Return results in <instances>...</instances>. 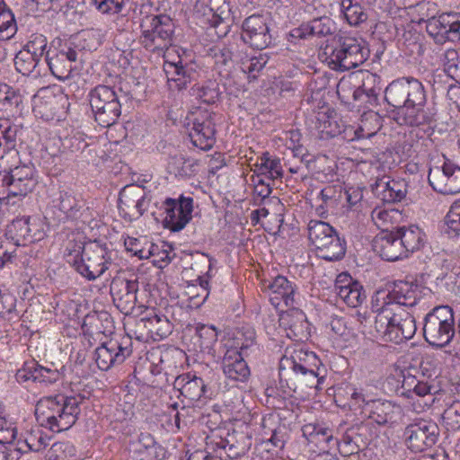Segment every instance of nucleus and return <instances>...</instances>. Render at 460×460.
Instances as JSON below:
<instances>
[{
    "label": "nucleus",
    "instance_id": "8",
    "mask_svg": "<svg viewBox=\"0 0 460 460\" xmlns=\"http://www.w3.org/2000/svg\"><path fill=\"white\" fill-rule=\"evenodd\" d=\"M369 53L367 43L362 39L338 35L334 38L330 58L339 69L348 71L362 65L368 58Z\"/></svg>",
    "mask_w": 460,
    "mask_h": 460
},
{
    "label": "nucleus",
    "instance_id": "32",
    "mask_svg": "<svg viewBox=\"0 0 460 460\" xmlns=\"http://www.w3.org/2000/svg\"><path fill=\"white\" fill-rule=\"evenodd\" d=\"M388 302L385 305L397 308L409 306L411 307L417 304L419 299V288L412 283L398 280L394 284V288L387 295Z\"/></svg>",
    "mask_w": 460,
    "mask_h": 460
},
{
    "label": "nucleus",
    "instance_id": "20",
    "mask_svg": "<svg viewBox=\"0 0 460 460\" xmlns=\"http://www.w3.org/2000/svg\"><path fill=\"white\" fill-rule=\"evenodd\" d=\"M164 208L165 217L164 227L172 232L181 231L191 219L193 210V199L181 196L179 199L168 198L164 200Z\"/></svg>",
    "mask_w": 460,
    "mask_h": 460
},
{
    "label": "nucleus",
    "instance_id": "24",
    "mask_svg": "<svg viewBox=\"0 0 460 460\" xmlns=\"http://www.w3.org/2000/svg\"><path fill=\"white\" fill-rule=\"evenodd\" d=\"M78 52L65 45L59 50L48 51L45 63L51 74L58 80L65 81L69 78L74 69L73 64L77 60Z\"/></svg>",
    "mask_w": 460,
    "mask_h": 460
},
{
    "label": "nucleus",
    "instance_id": "48",
    "mask_svg": "<svg viewBox=\"0 0 460 460\" xmlns=\"http://www.w3.org/2000/svg\"><path fill=\"white\" fill-rule=\"evenodd\" d=\"M444 222V232L450 238L460 236V200H456L451 205Z\"/></svg>",
    "mask_w": 460,
    "mask_h": 460
},
{
    "label": "nucleus",
    "instance_id": "41",
    "mask_svg": "<svg viewBox=\"0 0 460 460\" xmlns=\"http://www.w3.org/2000/svg\"><path fill=\"white\" fill-rule=\"evenodd\" d=\"M56 207L62 211L66 217L76 219L81 216V209L84 207L82 199H77L75 196L68 191H60L59 197L56 200Z\"/></svg>",
    "mask_w": 460,
    "mask_h": 460
},
{
    "label": "nucleus",
    "instance_id": "54",
    "mask_svg": "<svg viewBox=\"0 0 460 460\" xmlns=\"http://www.w3.org/2000/svg\"><path fill=\"white\" fill-rule=\"evenodd\" d=\"M27 51L31 52L34 57L41 60V58L47 56L48 51H52L50 48L48 49V40L42 34H32L29 41L23 47Z\"/></svg>",
    "mask_w": 460,
    "mask_h": 460
},
{
    "label": "nucleus",
    "instance_id": "42",
    "mask_svg": "<svg viewBox=\"0 0 460 460\" xmlns=\"http://www.w3.org/2000/svg\"><path fill=\"white\" fill-rule=\"evenodd\" d=\"M209 56L213 58L218 73L224 76H228L234 63L231 49L226 46H215L209 49Z\"/></svg>",
    "mask_w": 460,
    "mask_h": 460
},
{
    "label": "nucleus",
    "instance_id": "57",
    "mask_svg": "<svg viewBox=\"0 0 460 460\" xmlns=\"http://www.w3.org/2000/svg\"><path fill=\"white\" fill-rule=\"evenodd\" d=\"M443 420L447 427L452 430L460 429V402H454L447 409L445 410L442 415Z\"/></svg>",
    "mask_w": 460,
    "mask_h": 460
},
{
    "label": "nucleus",
    "instance_id": "31",
    "mask_svg": "<svg viewBox=\"0 0 460 460\" xmlns=\"http://www.w3.org/2000/svg\"><path fill=\"white\" fill-rule=\"evenodd\" d=\"M337 295L350 307L359 306L366 299L362 285L346 274H340L335 282Z\"/></svg>",
    "mask_w": 460,
    "mask_h": 460
},
{
    "label": "nucleus",
    "instance_id": "29",
    "mask_svg": "<svg viewBox=\"0 0 460 460\" xmlns=\"http://www.w3.org/2000/svg\"><path fill=\"white\" fill-rule=\"evenodd\" d=\"M280 326L287 331V336L292 340L304 341L309 336V323L305 314L297 308H291L281 314Z\"/></svg>",
    "mask_w": 460,
    "mask_h": 460
},
{
    "label": "nucleus",
    "instance_id": "18",
    "mask_svg": "<svg viewBox=\"0 0 460 460\" xmlns=\"http://www.w3.org/2000/svg\"><path fill=\"white\" fill-rule=\"evenodd\" d=\"M164 71L170 88L178 91L198 82L201 76L200 69L195 62H183L180 57L177 61L165 60Z\"/></svg>",
    "mask_w": 460,
    "mask_h": 460
},
{
    "label": "nucleus",
    "instance_id": "52",
    "mask_svg": "<svg viewBox=\"0 0 460 460\" xmlns=\"http://www.w3.org/2000/svg\"><path fill=\"white\" fill-rule=\"evenodd\" d=\"M312 33L315 37H326L335 33L336 23L329 16H321L310 21Z\"/></svg>",
    "mask_w": 460,
    "mask_h": 460
},
{
    "label": "nucleus",
    "instance_id": "19",
    "mask_svg": "<svg viewBox=\"0 0 460 460\" xmlns=\"http://www.w3.org/2000/svg\"><path fill=\"white\" fill-rule=\"evenodd\" d=\"M216 115L203 111L199 112L192 119V127L189 133L193 146L207 151L216 143Z\"/></svg>",
    "mask_w": 460,
    "mask_h": 460
},
{
    "label": "nucleus",
    "instance_id": "43",
    "mask_svg": "<svg viewBox=\"0 0 460 460\" xmlns=\"http://www.w3.org/2000/svg\"><path fill=\"white\" fill-rule=\"evenodd\" d=\"M14 66L16 70L23 75L33 74L34 76H38L40 75V70L38 69L40 66V59L34 57V55L25 49H22L16 54Z\"/></svg>",
    "mask_w": 460,
    "mask_h": 460
},
{
    "label": "nucleus",
    "instance_id": "59",
    "mask_svg": "<svg viewBox=\"0 0 460 460\" xmlns=\"http://www.w3.org/2000/svg\"><path fill=\"white\" fill-rule=\"evenodd\" d=\"M187 162L189 160L181 154L171 155L167 165L168 172L175 176L188 175L189 171L185 167Z\"/></svg>",
    "mask_w": 460,
    "mask_h": 460
},
{
    "label": "nucleus",
    "instance_id": "36",
    "mask_svg": "<svg viewBox=\"0 0 460 460\" xmlns=\"http://www.w3.org/2000/svg\"><path fill=\"white\" fill-rule=\"evenodd\" d=\"M138 324L143 325L144 329L154 340H163L172 332V324L165 315H158L152 313L139 320Z\"/></svg>",
    "mask_w": 460,
    "mask_h": 460
},
{
    "label": "nucleus",
    "instance_id": "4",
    "mask_svg": "<svg viewBox=\"0 0 460 460\" xmlns=\"http://www.w3.org/2000/svg\"><path fill=\"white\" fill-rule=\"evenodd\" d=\"M374 327L385 341L395 344L411 340L417 331L411 314L400 306L394 308L390 305H384L377 311Z\"/></svg>",
    "mask_w": 460,
    "mask_h": 460
},
{
    "label": "nucleus",
    "instance_id": "44",
    "mask_svg": "<svg viewBox=\"0 0 460 460\" xmlns=\"http://www.w3.org/2000/svg\"><path fill=\"white\" fill-rule=\"evenodd\" d=\"M191 91L192 95L208 104H213L217 102L221 94L219 84L215 80H208L202 85L195 84L191 87Z\"/></svg>",
    "mask_w": 460,
    "mask_h": 460
},
{
    "label": "nucleus",
    "instance_id": "45",
    "mask_svg": "<svg viewBox=\"0 0 460 460\" xmlns=\"http://www.w3.org/2000/svg\"><path fill=\"white\" fill-rule=\"evenodd\" d=\"M195 334L199 350L209 353L217 341V329L214 326L199 323L195 328Z\"/></svg>",
    "mask_w": 460,
    "mask_h": 460
},
{
    "label": "nucleus",
    "instance_id": "25",
    "mask_svg": "<svg viewBox=\"0 0 460 460\" xmlns=\"http://www.w3.org/2000/svg\"><path fill=\"white\" fill-rule=\"evenodd\" d=\"M194 11L207 19L214 27L222 26L224 35L228 31L230 25L226 23L230 19V8L226 0H197Z\"/></svg>",
    "mask_w": 460,
    "mask_h": 460
},
{
    "label": "nucleus",
    "instance_id": "64",
    "mask_svg": "<svg viewBox=\"0 0 460 460\" xmlns=\"http://www.w3.org/2000/svg\"><path fill=\"white\" fill-rule=\"evenodd\" d=\"M96 8L102 13H118L123 6V0H93Z\"/></svg>",
    "mask_w": 460,
    "mask_h": 460
},
{
    "label": "nucleus",
    "instance_id": "1",
    "mask_svg": "<svg viewBox=\"0 0 460 460\" xmlns=\"http://www.w3.org/2000/svg\"><path fill=\"white\" fill-rule=\"evenodd\" d=\"M386 102L398 111L402 123L411 127L430 125L435 112L426 107V93L422 84L415 78H400L390 83L385 91Z\"/></svg>",
    "mask_w": 460,
    "mask_h": 460
},
{
    "label": "nucleus",
    "instance_id": "60",
    "mask_svg": "<svg viewBox=\"0 0 460 460\" xmlns=\"http://www.w3.org/2000/svg\"><path fill=\"white\" fill-rule=\"evenodd\" d=\"M15 30L16 24L14 15L4 2V8L0 9V31H6L7 34H13ZM7 37H9V35H7Z\"/></svg>",
    "mask_w": 460,
    "mask_h": 460
},
{
    "label": "nucleus",
    "instance_id": "12",
    "mask_svg": "<svg viewBox=\"0 0 460 460\" xmlns=\"http://www.w3.org/2000/svg\"><path fill=\"white\" fill-rule=\"evenodd\" d=\"M0 184L3 194L0 203L10 197H24L31 192L36 185L33 178V168L29 165L16 166L9 172H0Z\"/></svg>",
    "mask_w": 460,
    "mask_h": 460
},
{
    "label": "nucleus",
    "instance_id": "3",
    "mask_svg": "<svg viewBox=\"0 0 460 460\" xmlns=\"http://www.w3.org/2000/svg\"><path fill=\"white\" fill-rule=\"evenodd\" d=\"M81 395L58 394L41 398L36 404L35 416L38 423L53 432L70 429L80 414Z\"/></svg>",
    "mask_w": 460,
    "mask_h": 460
},
{
    "label": "nucleus",
    "instance_id": "46",
    "mask_svg": "<svg viewBox=\"0 0 460 460\" xmlns=\"http://www.w3.org/2000/svg\"><path fill=\"white\" fill-rule=\"evenodd\" d=\"M341 8L346 21L351 26H358L367 20V13L363 7L358 3L353 4L352 0H341Z\"/></svg>",
    "mask_w": 460,
    "mask_h": 460
},
{
    "label": "nucleus",
    "instance_id": "22",
    "mask_svg": "<svg viewBox=\"0 0 460 460\" xmlns=\"http://www.w3.org/2000/svg\"><path fill=\"white\" fill-rule=\"evenodd\" d=\"M137 290V280H128L124 278H114L110 287L115 306L126 315L133 313Z\"/></svg>",
    "mask_w": 460,
    "mask_h": 460
},
{
    "label": "nucleus",
    "instance_id": "37",
    "mask_svg": "<svg viewBox=\"0 0 460 460\" xmlns=\"http://www.w3.org/2000/svg\"><path fill=\"white\" fill-rule=\"evenodd\" d=\"M111 325L112 321L107 312H93L84 316L82 330L84 334L93 336L111 332Z\"/></svg>",
    "mask_w": 460,
    "mask_h": 460
},
{
    "label": "nucleus",
    "instance_id": "28",
    "mask_svg": "<svg viewBox=\"0 0 460 460\" xmlns=\"http://www.w3.org/2000/svg\"><path fill=\"white\" fill-rule=\"evenodd\" d=\"M129 457L131 460H164L166 450L155 442L149 433H141L137 441L129 446Z\"/></svg>",
    "mask_w": 460,
    "mask_h": 460
},
{
    "label": "nucleus",
    "instance_id": "17",
    "mask_svg": "<svg viewBox=\"0 0 460 460\" xmlns=\"http://www.w3.org/2000/svg\"><path fill=\"white\" fill-rule=\"evenodd\" d=\"M428 180L432 189L438 193H460V167L450 160H446L440 166L429 168Z\"/></svg>",
    "mask_w": 460,
    "mask_h": 460
},
{
    "label": "nucleus",
    "instance_id": "40",
    "mask_svg": "<svg viewBox=\"0 0 460 460\" xmlns=\"http://www.w3.org/2000/svg\"><path fill=\"white\" fill-rule=\"evenodd\" d=\"M7 234L18 246H24L26 243H32L36 240L31 234L29 217H22L13 220L7 227Z\"/></svg>",
    "mask_w": 460,
    "mask_h": 460
},
{
    "label": "nucleus",
    "instance_id": "23",
    "mask_svg": "<svg viewBox=\"0 0 460 460\" xmlns=\"http://www.w3.org/2000/svg\"><path fill=\"white\" fill-rule=\"evenodd\" d=\"M241 39L253 49H263L271 42L269 27L261 15L247 17L242 25Z\"/></svg>",
    "mask_w": 460,
    "mask_h": 460
},
{
    "label": "nucleus",
    "instance_id": "21",
    "mask_svg": "<svg viewBox=\"0 0 460 460\" xmlns=\"http://www.w3.org/2000/svg\"><path fill=\"white\" fill-rule=\"evenodd\" d=\"M148 200L138 186L123 189L119 197L118 208L120 216L127 221L139 218L147 209Z\"/></svg>",
    "mask_w": 460,
    "mask_h": 460
},
{
    "label": "nucleus",
    "instance_id": "5",
    "mask_svg": "<svg viewBox=\"0 0 460 460\" xmlns=\"http://www.w3.org/2000/svg\"><path fill=\"white\" fill-rule=\"evenodd\" d=\"M453 307L438 305L424 317L423 337L434 348L442 349L456 338V315Z\"/></svg>",
    "mask_w": 460,
    "mask_h": 460
},
{
    "label": "nucleus",
    "instance_id": "7",
    "mask_svg": "<svg viewBox=\"0 0 460 460\" xmlns=\"http://www.w3.org/2000/svg\"><path fill=\"white\" fill-rule=\"evenodd\" d=\"M141 45L147 50L160 53L172 44L174 23L167 15H146L141 22Z\"/></svg>",
    "mask_w": 460,
    "mask_h": 460
},
{
    "label": "nucleus",
    "instance_id": "53",
    "mask_svg": "<svg viewBox=\"0 0 460 460\" xmlns=\"http://www.w3.org/2000/svg\"><path fill=\"white\" fill-rule=\"evenodd\" d=\"M302 432L303 436L312 442H314L315 439L317 440L316 442H329L333 438L331 429L315 423H308L304 425L302 428Z\"/></svg>",
    "mask_w": 460,
    "mask_h": 460
},
{
    "label": "nucleus",
    "instance_id": "10",
    "mask_svg": "<svg viewBox=\"0 0 460 460\" xmlns=\"http://www.w3.org/2000/svg\"><path fill=\"white\" fill-rule=\"evenodd\" d=\"M407 420L409 423L404 429L403 438L409 449L422 452L437 443L439 428L435 421L419 417H407Z\"/></svg>",
    "mask_w": 460,
    "mask_h": 460
},
{
    "label": "nucleus",
    "instance_id": "47",
    "mask_svg": "<svg viewBox=\"0 0 460 460\" xmlns=\"http://www.w3.org/2000/svg\"><path fill=\"white\" fill-rule=\"evenodd\" d=\"M50 438L40 428L32 429L26 432L20 447L29 451L40 452L49 445Z\"/></svg>",
    "mask_w": 460,
    "mask_h": 460
},
{
    "label": "nucleus",
    "instance_id": "6",
    "mask_svg": "<svg viewBox=\"0 0 460 460\" xmlns=\"http://www.w3.org/2000/svg\"><path fill=\"white\" fill-rule=\"evenodd\" d=\"M307 229L308 238L318 257L328 261H339L344 257L346 243L331 225L320 220H311Z\"/></svg>",
    "mask_w": 460,
    "mask_h": 460
},
{
    "label": "nucleus",
    "instance_id": "9",
    "mask_svg": "<svg viewBox=\"0 0 460 460\" xmlns=\"http://www.w3.org/2000/svg\"><path fill=\"white\" fill-rule=\"evenodd\" d=\"M95 121L103 128L115 124L121 114V104L113 88L99 84L88 94Z\"/></svg>",
    "mask_w": 460,
    "mask_h": 460
},
{
    "label": "nucleus",
    "instance_id": "33",
    "mask_svg": "<svg viewBox=\"0 0 460 460\" xmlns=\"http://www.w3.org/2000/svg\"><path fill=\"white\" fill-rule=\"evenodd\" d=\"M372 190L384 202L396 203L405 199L407 183L404 181L389 180L384 177L376 180L372 185Z\"/></svg>",
    "mask_w": 460,
    "mask_h": 460
},
{
    "label": "nucleus",
    "instance_id": "56",
    "mask_svg": "<svg viewBox=\"0 0 460 460\" xmlns=\"http://www.w3.org/2000/svg\"><path fill=\"white\" fill-rule=\"evenodd\" d=\"M130 252L134 253V255L137 256L139 259H147L151 256H159L158 261H163L169 263L172 261V257L170 256V252L165 249L160 250L159 247L154 243L150 245V248L146 250L142 248L141 250H134L133 248H129Z\"/></svg>",
    "mask_w": 460,
    "mask_h": 460
},
{
    "label": "nucleus",
    "instance_id": "49",
    "mask_svg": "<svg viewBox=\"0 0 460 460\" xmlns=\"http://www.w3.org/2000/svg\"><path fill=\"white\" fill-rule=\"evenodd\" d=\"M86 244L82 240H69L64 252L66 261L74 269L85 255Z\"/></svg>",
    "mask_w": 460,
    "mask_h": 460
},
{
    "label": "nucleus",
    "instance_id": "2",
    "mask_svg": "<svg viewBox=\"0 0 460 460\" xmlns=\"http://www.w3.org/2000/svg\"><path fill=\"white\" fill-rule=\"evenodd\" d=\"M325 368L313 351L295 349L290 356H284L279 361V376L281 387L289 392L316 388L323 380Z\"/></svg>",
    "mask_w": 460,
    "mask_h": 460
},
{
    "label": "nucleus",
    "instance_id": "14",
    "mask_svg": "<svg viewBox=\"0 0 460 460\" xmlns=\"http://www.w3.org/2000/svg\"><path fill=\"white\" fill-rule=\"evenodd\" d=\"M254 342V333L252 332L240 347L226 345V349L222 359V368L225 376L234 381H245L250 376V369L243 359L244 351Z\"/></svg>",
    "mask_w": 460,
    "mask_h": 460
},
{
    "label": "nucleus",
    "instance_id": "38",
    "mask_svg": "<svg viewBox=\"0 0 460 460\" xmlns=\"http://www.w3.org/2000/svg\"><path fill=\"white\" fill-rule=\"evenodd\" d=\"M396 232L400 238L401 245L404 250L405 257L408 256L409 252L418 251L423 246L424 234L418 226L397 227Z\"/></svg>",
    "mask_w": 460,
    "mask_h": 460
},
{
    "label": "nucleus",
    "instance_id": "39",
    "mask_svg": "<svg viewBox=\"0 0 460 460\" xmlns=\"http://www.w3.org/2000/svg\"><path fill=\"white\" fill-rule=\"evenodd\" d=\"M276 299L279 297L284 301L286 305L293 306L296 304V287L286 277L279 275L267 286Z\"/></svg>",
    "mask_w": 460,
    "mask_h": 460
},
{
    "label": "nucleus",
    "instance_id": "63",
    "mask_svg": "<svg viewBox=\"0 0 460 460\" xmlns=\"http://www.w3.org/2000/svg\"><path fill=\"white\" fill-rule=\"evenodd\" d=\"M38 363L31 361L29 363H25L23 367L17 370L15 374V378L18 383H24L29 380H32L36 382V375Z\"/></svg>",
    "mask_w": 460,
    "mask_h": 460
},
{
    "label": "nucleus",
    "instance_id": "30",
    "mask_svg": "<svg viewBox=\"0 0 460 460\" xmlns=\"http://www.w3.org/2000/svg\"><path fill=\"white\" fill-rule=\"evenodd\" d=\"M363 414L378 425L393 424L400 419L402 408L390 401L374 400L366 404Z\"/></svg>",
    "mask_w": 460,
    "mask_h": 460
},
{
    "label": "nucleus",
    "instance_id": "15",
    "mask_svg": "<svg viewBox=\"0 0 460 460\" xmlns=\"http://www.w3.org/2000/svg\"><path fill=\"white\" fill-rule=\"evenodd\" d=\"M131 354L132 341L129 337H122L120 341L111 339L96 348L95 362L101 370L107 371L122 364Z\"/></svg>",
    "mask_w": 460,
    "mask_h": 460
},
{
    "label": "nucleus",
    "instance_id": "55",
    "mask_svg": "<svg viewBox=\"0 0 460 460\" xmlns=\"http://www.w3.org/2000/svg\"><path fill=\"white\" fill-rule=\"evenodd\" d=\"M16 137L17 129L13 127L9 126L0 130V158L15 149Z\"/></svg>",
    "mask_w": 460,
    "mask_h": 460
},
{
    "label": "nucleus",
    "instance_id": "51",
    "mask_svg": "<svg viewBox=\"0 0 460 460\" xmlns=\"http://www.w3.org/2000/svg\"><path fill=\"white\" fill-rule=\"evenodd\" d=\"M444 60V72L460 84V52L454 49H447Z\"/></svg>",
    "mask_w": 460,
    "mask_h": 460
},
{
    "label": "nucleus",
    "instance_id": "61",
    "mask_svg": "<svg viewBox=\"0 0 460 460\" xmlns=\"http://www.w3.org/2000/svg\"><path fill=\"white\" fill-rule=\"evenodd\" d=\"M36 375V382L44 384H53L59 379L60 374L58 369H51L41 367L38 364Z\"/></svg>",
    "mask_w": 460,
    "mask_h": 460
},
{
    "label": "nucleus",
    "instance_id": "34",
    "mask_svg": "<svg viewBox=\"0 0 460 460\" xmlns=\"http://www.w3.org/2000/svg\"><path fill=\"white\" fill-rule=\"evenodd\" d=\"M173 387L180 391L181 395L190 401H199L202 396H208V387L204 380L190 373L177 376Z\"/></svg>",
    "mask_w": 460,
    "mask_h": 460
},
{
    "label": "nucleus",
    "instance_id": "35",
    "mask_svg": "<svg viewBox=\"0 0 460 460\" xmlns=\"http://www.w3.org/2000/svg\"><path fill=\"white\" fill-rule=\"evenodd\" d=\"M217 448L224 449L230 459H236L243 456L252 447V437L244 432H233L226 438H220L216 442Z\"/></svg>",
    "mask_w": 460,
    "mask_h": 460
},
{
    "label": "nucleus",
    "instance_id": "11",
    "mask_svg": "<svg viewBox=\"0 0 460 460\" xmlns=\"http://www.w3.org/2000/svg\"><path fill=\"white\" fill-rule=\"evenodd\" d=\"M111 254L106 244L98 241L90 242L86 243L85 255L75 270L88 280H94L109 269Z\"/></svg>",
    "mask_w": 460,
    "mask_h": 460
},
{
    "label": "nucleus",
    "instance_id": "58",
    "mask_svg": "<svg viewBox=\"0 0 460 460\" xmlns=\"http://www.w3.org/2000/svg\"><path fill=\"white\" fill-rule=\"evenodd\" d=\"M75 448L68 442L54 443L47 454L48 460H66L67 455H74Z\"/></svg>",
    "mask_w": 460,
    "mask_h": 460
},
{
    "label": "nucleus",
    "instance_id": "62",
    "mask_svg": "<svg viewBox=\"0 0 460 460\" xmlns=\"http://www.w3.org/2000/svg\"><path fill=\"white\" fill-rule=\"evenodd\" d=\"M266 65V59L263 57H253L247 62H243L242 69L249 75V77L256 78L255 73H259Z\"/></svg>",
    "mask_w": 460,
    "mask_h": 460
},
{
    "label": "nucleus",
    "instance_id": "16",
    "mask_svg": "<svg viewBox=\"0 0 460 460\" xmlns=\"http://www.w3.org/2000/svg\"><path fill=\"white\" fill-rule=\"evenodd\" d=\"M426 31L437 44L460 41V13H444L428 19Z\"/></svg>",
    "mask_w": 460,
    "mask_h": 460
},
{
    "label": "nucleus",
    "instance_id": "27",
    "mask_svg": "<svg viewBox=\"0 0 460 460\" xmlns=\"http://www.w3.org/2000/svg\"><path fill=\"white\" fill-rule=\"evenodd\" d=\"M373 250L387 261H395L405 257L396 229L383 230L376 234L373 240Z\"/></svg>",
    "mask_w": 460,
    "mask_h": 460
},
{
    "label": "nucleus",
    "instance_id": "50",
    "mask_svg": "<svg viewBox=\"0 0 460 460\" xmlns=\"http://www.w3.org/2000/svg\"><path fill=\"white\" fill-rule=\"evenodd\" d=\"M261 163L258 164L259 171H261V174L269 178L271 181L281 178L283 176V171L279 159H271L268 156V154H263L260 158Z\"/></svg>",
    "mask_w": 460,
    "mask_h": 460
},
{
    "label": "nucleus",
    "instance_id": "13",
    "mask_svg": "<svg viewBox=\"0 0 460 460\" xmlns=\"http://www.w3.org/2000/svg\"><path fill=\"white\" fill-rule=\"evenodd\" d=\"M368 425L363 422L341 421L335 429L339 451L342 456L357 454L367 444Z\"/></svg>",
    "mask_w": 460,
    "mask_h": 460
},
{
    "label": "nucleus",
    "instance_id": "26",
    "mask_svg": "<svg viewBox=\"0 0 460 460\" xmlns=\"http://www.w3.org/2000/svg\"><path fill=\"white\" fill-rule=\"evenodd\" d=\"M381 78L376 74L367 73L362 81V84L353 92V100L358 102V108L368 109L364 114L369 117H376V113L370 111V107L376 105L382 91Z\"/></svg>",
    "mask_w": 460,
    "mask_h": 460
}]
</instances>
